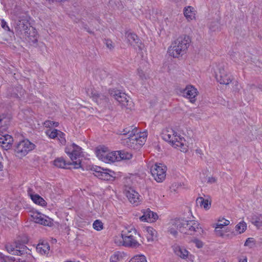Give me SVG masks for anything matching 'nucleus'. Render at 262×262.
<instances>
[{"label": "nucleus", "mask_w": 262, "mask_h": 262, "mask_svg": "<svg viewBox=\"0 0 262 262\" xmlns=\"http://www.w3.org/2000/svg\"><path fill=\"white\" fill-rule=\"evenodd\" d=\"M120 134L127 136L123 140V144L130 148L139 149L144 144L147 136V132H138L136 127L128 126L121 132Z\"/></svg>", "instance_id": "1"}, {"label": "nucleus", "mask_w": 262, "mask_h": 262, "mask_svg": "<svg viewBox=\"0 0 262 262\" xmlns=\"http://www.w3.org/2000/svg\"><path fill=\"white\" fill-rule=\"evenodd\" d=\"M114 241L117 245L131 248L139 247L141 245L140 242H142L140 234L132 226L126 227L120 236L115 237Z\"/></svg>", "instance_id": "2"}, {"label": "nucleus", "mask_w": 262, "mask_h": 262, "mask_svg": "<svg viewBox=\"0 0 262 262\" xmlns=\"http://www.w3.org/2000/svg\"><path fill=\"white\" fill-rule=\"evenodd\" d=\"M162 137L165 141L170 142L175 148H179L183 152L187 150V146L184 138L181 137L173 129L166 128L162 132Z\"/></svg>", "instance_id": "3"}, {"label": "nucleus", "mask_w": 262, "mask_h": 262, "mask_svg": "<svg viewBox=\"0 0 262 262\" xmlns=\"http://www.w3.org/2000/svg\"><path fill=\"white\" fill-rule=\"evenodd\" d=\"M190 43V39L188 36H184L179 37L169 47L168 50L169 55L174 58H178L183 55L188 48Z\"/></svg>", "instance_id": "4"}, {"label": "nucleus", "mask_w": 262, "mask_h": 262, "mask_svg": "<svg viewBox=\"0 0 262 262\" xmlns=\"http://www.w3.org/2000/svg\"><path fill=\"white\" fill-rule=\"evenodd\" d=\"M189 220L185 219H174L168 224V232L174 236L178 234V231L186 234Z\"/></svg>", "instance_id": "5"}, {"label": "nucleus", "mask_w": 262, "mask_h": 262, "mask_svg": "<svg viewBox=\"0 0 262 262\" xmlns=\"http://www.w3.org/2000/svg\"><path fill=\"white\" fill-rule=\"evenodd\" d=\"M65 152L69 155L72 160L74 168H78L81 166V161L79 159L81 153V148L75 144L68 145L65 148Z\"/></svg>", "instance_id": "6"}, {"label": "nucleus", "mask_w": 262, "mask_h": 262, "mask_svg": "<svg viewBox=\"0 0 262 262\" xmlns=\"http://www.w3.org/2000/svg\"><path fill=\"white\" fill-rule=\"evenodd\" d=\"M35 146V144L28 140H22L18 143L15 147V155L18 158H21L34 149Z\"/></svg>", "instance_id": "7"}, {"label": "nucleus", "mask_w": 262, "mask_h": 262, "mask_svg": "<svg viewBox=\"0 0 262 262\" xmlns=\"http://www.w3.org/2000/svg\"><path fill=\"white\" fill-rule=\"evenodd\" d=\"M110 94L122 107L127 109L131 108L133 102L125 93L119 90H112L110 91Z\"/></svg>", "instance_id": "8"}, {"label": "nucleus", "mask_w": 262, "mask_h": 262, "mask_svg": "<svg viewBox=\"0 0 262 262\" xmlns=\"http://www.w3.org/2000/svg\"><path fill=\"white\" fill-rule=\"evenodd\" d=\"M172 250L178 257L181 259L186 260L189 262H193L194 256L191 254L190 252L183 246L174 244L172 247Z\"/></svg>", "instance_id": "9"}, {"label": "nucleus", "mask_w": 262, "mask_h": 262, "mask_svg": "<svg viewBox=\"0 0 262 262\" xmlns=\"http://www.w3.org/2000/svg\"><path fill=\"white\" fill-rule=\"evenodd\" d=\"M91 170L93 171V174L100 179L110 181L113 180L115 177V173L114 171L107 169H103L100 167H93Z\"/></svg>", "instance_id": "10"}, {"label": "nucleus", "mask_w": 262, "mask_h": 262, "mask_svg": "<svg viewBox=\"0 0 262 262\" xmlns=\"http://www.w3.org/2000/svg\"><path fill=\"white\" fill-rule=\"evenodd\" d=\"M166 167L162 164H155L150 168V172L157 182H162L166 177Z\"/></svg>", "instance_id": "11"}, {"label": "nucleus", "mask_w": 262, "mask_h": 262, "mask_svg": "<svg viewBox=\"0 0 262 262\" xmlns=\"http://www.w3.org/2000/svg\"><path fill=\"white\" fill-rule=\"evenodd\" d=\"M215 78L221 84L225 85L229 84L233 79L232 76L228 74L224 68H221V66L215 72Z\"/></svg>", "instance_id": "12"}, {"label": "nucleus", "mask_w": 262, "mask_h": 262, "mask_svg": "<svg viewBox=\"0 0 262 262\" xmlns=\"http://www.w3.org/2000/svg\"><path fill=\"white\" fill-rule=\"evenodd\" d=\"M182 96L189 100V101L194 103L196 100L199 94L198 90L192 85H188L182 91Z\"/></svg>", "instance_id": "13"}, {"label": "nucleus", "mask_w": 262, "mask_h": 262, "mask_svg": "<svg viewBox=\"0 0 262 262\" xmlns=\"http://www.w3.org/2000/svg\"><path fill=\"white\" fill-rule=\"evenodd\" d=\"M6 249L9 253L16 255H24L28 250L26 246L18 243H16L15 246L7 244L6 245Z\"/></svg>", "instance_id": "14"}, {"label": "nucleus", "mask_w": 262, "mask_h": 262, "mask_svg": "<svg viewBox=\"0 0 262 262\" xmlns=\"http://www.w3.org/2000/svg\"><path fill=\"white\" fill-rule=\"evenodd\" d=\"M31 216L33 221L36 223L48 226H51L53 224L51 219L39 212H33Z\"/></svg>", "instance_id": "15"}, {"label": "nucleus", "mask_w": 262, "mask_h": 262, "mask_svg": "<svg viewBox=\"0 0 262 262\" xmlns=\"http://www.w3.org/2000/svg\"><path fill=\"white\" fill-rule=\"evenodd\" d=\"M86 93L98 104H102L107 101L106 97L104 95L99 93L93 88L88 89Z\"/></svg>", "instance_id": "16"}, {"label": "nucleus", "mask_w": 262, "mask_h": 262, "mask_svg": "<svg viewBox=\"0 0 262 262\" xmlns=\"http://www.w3.org/2000/svg\"><path fill=\"white\" fill-rule=\"evenodd\" d=\"M46 134L51 139L57 138L59 143L62 145H64L66 143L65 134L62 132L56 129H54L53 130L50 129H48L46 131Z\"/></svg>", "instance_id": "17"}, {"label": "nucleus", "mask_w": 262, "mask_h": 262, "mask_svg": "<svg viewBox=\"0 0 262 262\" xmlns=\"http://www.w3.org/2000/svg\"><path fill=\"white\" fill-rule=\"evenodd\" d=\"M125 194L129 202L135 205H138L141 201V196L133 189L129 188L126 190Z\"/></svg>", "instance_id": "18"}, {"label": "nucleus", "mask_w": 262, "mask_h": 262, "mask_svg": "<svg viewBox=\"0 0 262 262\" xmlns=\"http://www.w3.org/2000/svg\"><path fill=\"white\" fill-rule=\"evenodd\" d=\"M125 37L127 42L131 46L136 48L138 47L139 49H142V45L141 42L135 34L131 32H126L125 34Z\"/></svg>", "instance_id": "19"}, {"label": "nucleus", "mask_w": 262, "mask_h": 262, "mask_svg": "<svg viewBox=\"0 0 262 262\" xmlns=\"http://www.w3.org/2000/svg\"><path fill=\"white\" fill-rule=\"evenodd\" d=\"M143 214L140 217V220L142 222L152 223L155 222L158 216L157 213L151 211L149 209L143 211Z\"/></svg>", "instance_id": "20"}, {"label": "nucleus", "mask_w": 262, "mask_h": 262, "mask_svg": "<svg viewBox=\"0 0 262 262\" xmlns=\"http://www.w3.org/2000/svg\"><path fill=\"white\" fill-rule=\"evenodd\" d=\"M13 142V139L12 136L0 133V144L4 149L6 150L9 149Z\"/></svg>", "instance_id": "21"}, {"label": "nucleus", "mask_w": 262, "mask_h": 262, "mask_svg": "<svg viewBox=\"0 0 262 262\" xmlns=\"http://www.w3.org/2000/svg\"><path fill=\"white\" fill-rule=\"evenodd\" d=\"M200 229L199 223L194 220H189L186 234L192 235Z\"/></svg>", "instance_id": "22"}, {"label": "nucleus", "mask_w": 262, "mask_h": 262, "mask_svg": "<svg viewBox=\"0 0 262 262\" xmlns=\"http://www.w3.org/2000/svg\"><path fill=\"white\" fill-rule=\"evenodd\" d=\"M108 151V148L104 146H98L96 148L95 151L97 157L103 162L104 161V159L107 157Z\"/></svg>", "instance_id": "23"}, {"label": "nucleus", "mask_w": 262, "mask_h": 262, "mask_svg": "<svg viewBox=\"0 0 262 262\" xmlns=\"http://www.w3.org/2000/svg\"><path fill=\"white\" fill-rule=\"evenodd\" d=\"M36 250L41 255H46L49 253L50 246L48 242L42 241L36 246Z\"/></svg>", "instance_id": "24"}, {"label": "nucleus", "mask_w": 262, "mask_h": 262, "mask_svg": "<svg viewBox=\"0 0 262 262\" xmlns=\"http://www.w3.org/2000/svg\"><path fill=\"white\" fill-rule=\"evenodd\" d=\"M195 11L193 7L188 6L184 8V15L188 21H191L195 19Z\"/></svg>", "instance_id": "25"}, {"label": "nucleus", "mask_w": 262, "mask_h": 262, "mask_svg": "<svg viewBox=\"0 0 262 262\" xmlns=\"http://www.w3.org/2000/svg\"><path fill=\"white\" fill-rule=\"evenodd\" d=\"M119 154L118 151H110L109 150L107 156L104 159V162L110 163L115 162L116 161H120V157L118 156Z\"/></svg>", "instance_id": "26"}, {"label": "nucleus", "mask_w": 262, "mask_h": 262, "mask_svg": "<svg viewBox=\"0 0 262 262\" xmlns=\"http://www.w3.org/2000/svg\"><path fill=\"white\" fill-rule=\"evenodd\" d=\"M214 228L215 234L219 237H230L229 234H227V232H229L228 228H221L219 227H213Z\"/></svg>", "instance_id": "27"}, {"label": "nucleus", "mask_w": 262, "mask_h": 262, "mask_svg": "<svg viewBox=\"0 0 262 262\" xmlns=\"http://www.w3.org/2000/svg\"><path fill=\"white\" fill-rule=\"evenodd\" d=\"M230 223V222L225 219L224 217H219L217 220V222L214 224H212V227H219L221 228H226V226H228Z\"/></svg>", "instance_id": "28"}, {"label": "nucleus", "mask_w": 262, "mask_h": 262, "mask_svg": "<svg viewBox=\"0 0 262 262\" xmlns=\"http://www.w3.org/2000/svg\"><path fill=\"white\" fill-rule=\"evenodd\" d=\"M28 21L20 17L16 24L15 28L19 31H26L28 28Z\"/></svg>", "instance_id": "29"}, {"label": "nucleus", "mask_w": 262, "mask_h": 262, "mask_svg": "<svg viewBox=\"0 0 262 262\" xmlns=\"http://www.w3.org/2000/svg\"><path fill=\"white\" fill-rule=\"evenodd\" d=\"M54 164L55 166L61 168H68V166L73 165L72 163H66L62 158H58L54 161Z\"/></svg>", "instance_id": "30"}, {"label": "nucleus", "mask_w": 262, "mask_h": 262, "mask_svg": "<svg viewBox=\"0 0 262 262\" xmlns=\"http://www.w3.org/2000/svg\"><path fill=\"white\" fill-rule=\"evenodd\" d=\"M196 202L206 210H209L211 207V201L208 199H205L203 197L198 198Z\"/></svg>", "instance_id": "31"}, {"label": "nucleus", "mask_w": 262, "mask_h": 262, "mask_svg": "<svg viewBox=\"0 0 262 262\" xmlns=\"http://www.w3.org/2000/svg\"><path fill=\"white\" fill-rule=\"evenodd\" d=\"M146 237L148 242L153 241L156 237V231L151 227H147L145 229Z\"/></svg>", "instance_id": "32"}, {"label": "nucleus", "mask_w": 262, "mask_h": 262, "mask_svg": "<svg viewBox=\"0 0 262 262\" xmlns=\"http://www.w3.org/2000/svg\"><path fill=\"white\" fill-rule=\"evenodd\" d=\"M251 221L253 224L259 228L262 227V215L257 214L251 216Z\"/></svg>", "instance_id": "33"}, {"label": "nucleus", "mask_w": 262, "mask_h": 262, "mask_svg": "<svg viewBox=\"0 0 262 262\" xmlns=\"http://www.w3.org/2000/svg\"><path fill=\"white\" fill-rule=\"evenodd\" d=\"M26 253L25 256L22 255L21 257L14 260L15 262H35V258L30 253H27V252Z\"/></svg>", "instance_id": "34"}, {"label": "nucleus", "mask_w": 262, "mask_h": 262, "mask_svg": "<svg viewBox=\"0 0 262 262\" xmlns=\"http://www.w3.org/2000/svg\"><path fill=\"white\" fill-rule=\"evenodd\" d=\"M31 198L32 200L36 204H38L41 206H45L46 205V202L43 200V198H42L41 196H40L38 194H31L30 195Z\"/></svg>", "instance_id": "35"}, {"label": "nucleus", "mask_w": 262, "mask_h": 262, "mask_svg": "<svg viewBox=\"0 0 262 262\" xmlns=\"http://www.w3.org/2000/svg\"><path fill=\"white\" fill-rule=\"evenodd\" d=\"M9 120L8 118L0 116V133H3V130H6L8 128Z\"/></svg>", "instance_id": "36"}, {"label": "nucleus", "mask_w": 262, "mask_h": 262, "mask_svg": "<svg viewBox=\"0 0 262 262\" xmlns=\"http://www.w3.org/2000/svg\"><path fill=\"white\" fill-rule=\"evenodd\" d=\"M123 253L117 251L114 252L110 257V260L111 262H118L123 259Z\"/></svg>", "instance_id": "37"}, {"label": "nucleus", "mask_w": 262, "mask_h": 262, "mask_svg": "<svg viewBox=\"0 0 262 262\" xmlns=\"http://www.w3.org/2000/svg\"><path fill=\"white\" fill-rule=\"evenodd\" d=\"M247 229V224L245 222L242 221L240 222L235 227V231L238 234H241L244 232Z\"/></svg>", "instance_id": "38"}, {"label": "nucleus", "mask_w": 262, "mask_h": 262, "mask_svg": "<svg viewBox=\"0 0 262 262\" xmlns=\"http://www.w3.org/2000/svg\"><path fill=\"white\" fill-rule=\"evenodd\" d=\"M29 32H28V31L26 32V35L29 38H30V40H32L33 42H37V39L36 37V32L35 31V30L32 28L31 29V30H30V29H29Z\"/></svg>", "instance_id": "39"}, {"label": "nucleus", "mask_w": 262, "mask_h": 262, "mask_svg": "<svg viewBox=\"0 0 262 262\" xmlns=\"http://www.w3.org/2000/svg\"><path fill=\"white\" fill-rule=\"evenodd\" d=\"M119 156L121 160H129L132 158V154L130 152L126 151H118Z\"/></svg>", "instance_id": "40"}, {"label": "nucleus", "mask_w": 262, "mask_h": 262, "mask_svg": "<svg viewBox=\"0 0 262 262\" xmlns=\"http://www.w3.org/2000/svg\"><path fill=\"white\" fill-rule=\"evenodd\" d=\"M129 262H147L146 257L142 254L134 256Z\"/></svg>", "instance_id": "41"}, {"label": "nucleus", "mask_w": 262, "mask_h": 262, "mask_svg": "<svg viewBox=\"0 0 262 262\" xmlns=\"http://www.w3.org/2000/svg\"><path fill=\"white\" fill-rule=\"evenodd\" d=\"M138 75L142 80H147L149 77L148 73L141 69H138Z\"/></svg>", "instance_id": "42"}, {"label": "nucleus", "mask_w": 262, "mask_h": 262, "mask_svg": "<svg viewBox=\"0 0 262 262\" xmlns=\"http://www.w3.org/2000/svg\"><path fill=\"white\" fill-rule=\"evenodd\" d=\"M93 226V228L97 231L101 230L103 227V223L99 220L95 221L94 222Z\"/></svg>", "instance_id": "43"}, {"label": "nucleus", "mask_w": 262, "mask_h": 262, "mask_svg": "<svg viewBox=\"0 0 262 262\" xmlns=\"http://www.w3.org/2000/svg\"><path fill=\"white\" fill-rule=\"evenodd\" d=\"M254 245V240L252 238H248L245 243V246H248L250 248H252Z\"/></svg>", "instance_id": "44"}, {"label": "nucleus", "mask_w": 262, "mask_h": 262, "mask_svg": "<svg viewBox=\"0 0 262 262\" xmlns=\"http://www.w3.org/2000/svg\"><path fill=\"white\" fill-rule=\"evenodd\" d=\"M104 43L109 49H112L114 48V44L112 40L109 39H105Z\"/></svg>", "instance_id": "45"}, {"label": "nucleus", "mask_w": 262, "mask_h": 262, "mask_svg": "<svg viewBox=\"0 0 262 262\" xmlns=\"http://www.w3.org/2000/svg\"><path fill=\"white\" fill-rule=\"evenodd\" d=\"M1 26L4 30L10 31V29L8 26L7 23L4 20H2Z\"/></svg>", "instance_id": "46"}, {"label": "nucleus", "mask_w": 262, "mask_h": 262, "mask_svg": "<svg viewBox=\"0 0 262 262\" xmlns=\"http://www.w3.org/2000/svg\"><path fill=\"white\" fill-rule=\"evenodd\" d=\"M232 58L236 62H239L240 60H242L239 53H235L234 55H232Z\"/></svg>", "instance_id": "47"}, {"label": "nucleus", "mask_w": 262, "mask_h": 262, "mask_svg": "<svg viewBox=\"0 0 262 262\" xmlns=\"http://www.w3.org/2000/svg\"><path fill=\"white\" fill-rule=\"evenodd\" d=\"M96 75H99L100 76V78L101 79H102L106 75V73L104 71L98 70V71H96Z\"/></svg>", "instance_id": "48"}, {"label": "nucleus", "mask_w": 262, "mask_h": 262, "mask_svg": "<svg viewBox=\"0 0 262 262\" xmlns=\"http://www.w3.org/2000/svg\"><path fill=\"white\" fill-rule=\"evenodd\" d=\"M195 245V246L199 248H202L203 247V243L198 239H194L193 241Z\"/></svg>", "instance_id": "49"}, {"label": "nucleus", "mask_w": 262, "mask_h": 262, "mask_svg": "<svg viewBox=\"0 0 262 262\" xmlns=\"http://www.w3.org/2000/svg\"><path fill=\"white\" fill-rule=\"evenodd\" d=\"M44 125L46 127L50 128L52 127V121L49 120L46 121L44 122Z\"/></svg>", "instance_id": "50"}, {"label": "nucleus", "mask_w": 262, "mask_h": 262, "mask_svg": "<svg viewBox=\"0 0 262 262\" xmlns=\"http://www.w3.org/2000/svg\"><path fill=\"white\" fill-rule=\"evenodd\" d=\"M207 182L209 183H214L216 182V179L213 177H209Z\"/></svg>", "instance_id": "51"}, {"label": "nucleus", "mask_w": 262, "mask_h": 262, "mask_svg": "<svg viewBox=\"0 0 262 262\" xmlns=\"http://www.w3.org/2000/svg\"><path fill=\"white\" fill-rule=\"evenodd\" d=\"M239 262H247V259L246 257L243 256L239 259Z\"/></svg>", "instance_id": "52"}, {"label": "nucleus", "mask_w": 262, "mask_h": 262, "mask_svg": "<svg viewBox=\"0 0 262 262\" xmlns=\"http://www.w3.org/2000/svg\"><path fill=\"white\" fill-rule=\"evenodd\" d=\"M59 123L57 122H53L52 121V127L55 126L57 127L58 126Z\"/></svg>", "instance_id": "53"}, {"label": "nucleus", "mask_w": 262, "mask_h": 262, "mask_svg": "<svg viewBox=\"0 0 262 262\" xmlns=\"http://www.w3.org/2000/svg\"><path fill=\"white\" fill-rule=\"evenodd\" d=\"M3 169V165L2 164V162L0 161V171Z\"/></svg>", "instance_id": "54"}, {"label": "nucleus", "mask_w": 262, "mask_h": 262, "mask_svg": "<svg viewBox=\"0 0 262 262\" xmlns=\"http://www.w3.org/2000/svg\"><path fill=\"white\" fill-rule=\"evenodd\" d=\"M216 262H226V260H225L224 259H222L221 260L217 261Z\"/></svg>", "instance_id": "55"}, {"label": "nucleus", "mask_w": 262, "mask_h": 262, "mask_svg": "<svg viewBox=\"0 0 262 262\" xmlns=\"http://www.w3.org/2000/svg\"><path fill=\"white\" fill-rule=\"evenodd\" d=\"M236 85H237V82H236Z\"/></svg>", "instance_id": "56"}]
</instances>
